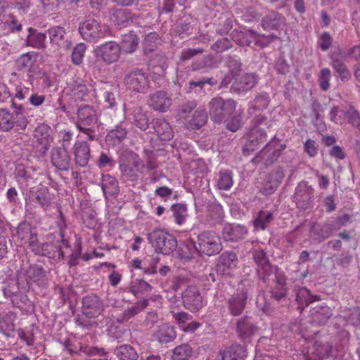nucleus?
<instances>
[{
    "label": "nucleus",
    "mask_w": 360,
    "mask_h": 360,
    "mask_svg": "<svg viewBox=\"0 0 360 360\" xmlns=\"http://www.w3.org/2000/svg\"><path fill=\"white\" fill-rule=\"evenodd\" d=\"M197 105L195 101H187L179 105L177 110V120L188 129H199L207 122L206 110Z\"/></svg>",
    "instance_id": "nucleus-1"
},
{
    "label": "nucleus",
    "mask_w": 360,
    "mask_h": 360,
    "mask_svg": "<svg viewBox=\"0 0 360 360\" xmlns=\"http://www.w3.org/2000/svg\"><path fill=\"white\" fill-rule=\"evenodd\" d=\"M147 238L158 253L168 255L177 247L176 238L164 229H155L148 234Z\"/></svg>",
    "instance_id": "nucleus-2"
},
{
    "label": "nucleus",
    "mask_w": 360,
    "mask_h": 360,
    "mask_svg": "<svg viewBox=\"0 0 360 360\" xmlns=\"http://www.w3.org/2000/svg\"><path fill=\"white\" fill-rule=\"evenodd\" d=\"M145 165L139 156L132 151L126 152L120 158V169L127 179L135 181L142 174Z\"/></svg>",
    "instance_id": "nucleus-3"
},
{
    "label": "nucleus",
    "mask_w": 360,
    "mask_h": 360,
    "mask_svg": "<svg viewBox=\"0 0 360 360\" xmlns=\"http://www.w3.org/2000/svg\"><path fill=\"white\" fill-rule=\"evenodd\" d=\"M195 247L198 253L208 256L215 255L222 250L219 236L211 231L200 233L195 241Z\"/></svg>",
    "instance_id": "nucleus-4"
},
{
    "label": "nucleus",
    "mask_w": 360,
    "mask_h": 360,
    "mask_svg": "<svg viewBox=\"0 0 360 360\" xmlns=\"http://www.w3.org/2000/svg\"><path fill=\"white\" fill-rule=\"evenodd\" d=\"M212 120L217 123L221 122L235 111L236 103L233 100L224 101L221 98L212 99L209 105Z\"/></svg>",
    "instance_id": "nucleus-5"
},
{
    "label": "nucleus",
    "mask_w": 360,
    "mask_h": 360,
    "mask_svg": "<svg viewBox=\"0 0 360 360\" xmlns=\"http://www.w3.org/2000/svg\"><path fill=\"white\" fill-rule=\"evenodd\" d=\"M79 32L82 38L89 42L98 41L107 32V27L95 19H89L79 23Z\"/></svg>",
    "instance_id": "nucleus-6"
},
{
    "label": "nucleus",
    "mask_w": 360,
    "mask_h": 360,
    "mask_svg": "<svg viewBox=\"0 0 360 360\" xmlns=\"http://www.w3.org/2000/svg\"><path fill=\"white\" fill-rule=\"evenodd\" d=\"M77 117L78 120L76 122L77 129L93 139L90 132L97 122V115L95 110L89 105L81 106L78 109Z\"/></svg>",
    "instance_id": "nucleus-7"
},
{
    "label": "nucleus",
    "mask_w": 360,
    "mask_h": 360,
    "mask_svg": "<svg viewBox=\"0 0 360 360\" xmlns=\"http://www.w3.org/2000/svg\"><path fill=\"white\" fill-rule=\"evenodd\" d=\"M16 237L21 245L27 244L33 252H42L43 250L38 246V238L36 229L27 222L20 224L17 228Z\"/></svg>",
    "instance_id": "nucleus-8"
},
{
    "label": "nucleus",
    "mask_w": 360,
    "mask_h": 360,
    "mask_svg": "<svg viewBox=\"0 0 360 360\" xmlns=\"http://www.w3.org/2000/svg\"><path fill=\"white\" fill-rule=\"evenodd\" d=\"M27 205L39 207L44 210H47L51 204V198L49 189L41 184L30 188L27 198H26Z\"/></svg>",
    "instance_id": "nucleus-9"
},
{
    "label": "nucleus",
    "mask_w": 360,
    "mask_h": 360,
    "mask_svg": "<svg viewBox=\"0 0 360 360\" xmlns=\"http://www.w3.org/2000/svg\"><path fill=\"white\" fill-rule=\"evenodd\" d=\"M184 307L191 312L198 311L203 307V300L195 285H189L181 294Z\"/></svg>",
    "instance_id": "nucleus-10"
},
{
    "label": "nucleus",
    "mask_w": 360,
    "mask_h": 360,
    "mask_svg": "<svg viewBox=\"0 0 360 360\" xmlns=\"http://www.w3.org/2000/svg\"><path fill=\"white\" fill-rule=\"evenodd\" d=\"M50 127L44 124L38 125L33 133V139L34 147L41 153L44 155L53 142V137L50 134Z\"/></svg>",
    "instance_id": "nucleus-11"
},
{
    "label": "nucleus",
    "mask_w": 360,
    "mask_h": 360,
    "mask_svg": "<svg viewBox=\"0 0 360 360\" xmlns=\"http://www.w3.org/2000/svg\"><path fill=\"white\" fill-rule=\"evenodd\" d=\"M285 147L278 140L272 139L258 153L255 160L257 161H264L266 165L273 163L281 155Z\"/></svg>",
    "instance_id": "nucleus-12"
},
{
    "label": "nucleus",
    "mask_w": 360,
    "mask_h": 360,
    "mask_svg": "<svg viewBox=\"0 0 360 360\" xmlns=\"http://www.w3.org/2000/svg\"><path fill=\"white\" fill-rule=\"evenodd\" d=\"M38 246L43 250L42 252H34L35 255L47 256L49 258L60 259L64 257L65 249L70 248L68 241L62 239L57 243H40L38 240Z\"/></svg>",
    "instance_id": "nucleus-13"
},
{
    "label": "nucleus",
    "mask_w": 360,
    "mask_h": 360,
    "mask_svg": "<svg viewBox=\"0 0 360 360\" xmlns=\"http://www.w3.org/2000/svg\"><path fill=\"white\" fill-rule=\"evenodd\" d=\"M82 309L87 317H98L104 311V304L98 296L94 294L88 295L82 299Z\"/></svg>",
    "instance_id": "nucleus-14"
},
{
    "label": "nucleus",
    "mask_w": 360,
    "mask_h": 360,
    "mask_svg": "<svg viewBox=\"0 0 360 360\" xmlns=\"http://www.w3.org/2000/svg\"><path fill=\"white\" fill-rule=\"evenodd\" d=\"M267 139L266 133L257 127H254L247 134V141L243 147V153L249 155L250 152L257 150Z\"/></svg>",
    "instance_id": "nucleus-15"
},
{
    "label": "nucleus",
    "mask_w": 360,
    "mask_h": 360,
    "mask_svg": "<svg viewBox=\"0 0 360 360\" xmlns=\"http://www.w3.org/2000/svg\"><path fill=\"white\" fill-rule=\"evenodd\" d=\"M127 90H141L149 88L148 77L142 70L136 69L124 77Z\"/></svg>",
    "instance_id": "nucleus-16"
},
{
    "label": "nucleus",
    "mask_w": 360,
    "mask_h": 360,
    "mask_svg": "<svg viewBox=\"0 0 360 360\" xmlns=\"http://www.w3.org/2000/svg\"><path fill=\"white\" fill-rule=\"evenodd\" d=\"M259 327L255 323L252 317L245 316L240 318L236 321V333L238 337L242 340H249L257 332Z\"/></svg>",
    "instance_id": "nucleus-17"
},
{
    "label": "nucleus",
    "mask_w": 360,
    "mask_h": 360,
    "mask_svg": "<svg viewBox=\"0 0 360 360\" xmlns=\"http://www.w3.org/2000/svg\"><path fill=\"white\" fill-rule=\"evenodd\" d=\"M95 51L97 56L109 64L117 61L121 53L119 44L112 41L101 44Z\"/></svg>",
    "instance_id": "nucleus-18"
},
{
    "label": "nucleus",
    "mask_w": 360,
    "mask_h": 360,
    "mask_svg": "<svg viewBox=\"0 0 360 360\" xmlns=\"http://www.w3.org/2000/svg\"><path fill=\"white\" fill-rule=\"evenodd\" d=\"M238 257L233 252L226 251L223 252L217 264V271L221 275H231L237 267Z\"/></svg>",
    "instance_id": "nucleus-19"
},
{
    "label": "nucleus",
    "mask_w": 360,
    "mask_h": 360,
    "mask_svg": "<svg viewBox=\"0 0 360 360\" xmlns=\"http://www.w3.org/2000/svg\"><path fill=\"white\" fill-rule=\"evenodd\" d=\"M51 162L58 170L68 171L70 165V156L64 147H54L51 153Z\"/></svg>",
    "instance_id": "nucleus-20"
},
{
    "label": "nucleus",
    "mask_w": 360,
    "mask_h": 360,
    "mask_svg": "<svg viewBox=\"0 0 360 360\" xmlns=\"http://www.w3.org/2000/svg\"><path fill=\"white\" fill-rule=\"evenodd\" d=\"M286 24L283 15L277 11H271L262 18L261 26L264 30H282Z\"/></svg>",
    "instance_id": "nucleus-21"
},
{
    "label": "nucleus",
    "mask_w": 360,
    "mask_h": 360,
    "mask_svg": "<svg viewBox=\"0 0 360 360\" xmlns=\"http://www.w3.org/2000/svg\"><path fill=\"white\" fill-rule=\"evenodd\" d=\"M248 292L244 290H238L228 300V309L231 315L237 316L240 315L247 304Z\"/></svg>",
    "instance_id": "nucleus-22"
},
{
    "label": "nucleus",
    "mask_w": 360,
    "mask_h": 360,
    "mask_svg": "<svg viewBox=\"0 0 360 360\" xmlns=\"http://www.w3.org/2000/svg\"><path fill=\"white\" fill-rule=\"evenodd\" d=\"M63 345L65 349L71 354L84 353L89 356H94L97 354L105 356L107 354L103 348L84 346L81 342L75 344L70 340H65Z\"/></svg>",
    "instance_id": "nucleus-23"
},
{
    "label": "nucleus",
    "mask_w": 360,
    "mask_h": 360,
    "mask_svg": "<svg viewBox=\"0 0 360 360\" xmlns=\"http://www.w3.org/2000/svg\"><path fill=\"white\" fill-rule=\"evenodd\" d=\"M37 53L34 51L22 54L16 60L18 68L30 74L37 73L39 71V66L37 64Z\"/></svg>",
    "instance_id": "nucleus-24"
},
{
    "label": "nucleus",
    "mask_w": 360,
    "mask_h": 360,
    "mask_svg": "<svg viewBox=\"0 0 360 360\" xmlns=\"http://www.w3.org/2000/svg\"><path fill=\"white\" fill-rule=\"evenodd\" d=\"M284 176V171L281 167H278L271 172L268 180L264 184L262 193L264 195L273 193L281 184Z\"/></svg>",
    "instance_id": "nucleus-25"
},
{
    "label": "nucleus",
    "mask_w": 360,
    "mask_h": 360,
    "mask_svg": "<svg viewBox=\"0 0 360 360\" xmlns=\"http://www.w3.org/2000/svg\"><path fill=\"white\" fill-rule=\"evenodd\" d=\"M247 233L248 230L245 226L236 224H227L222 230L223 238L229 241L241 240Z\"/></svg>",
    "instance_id": "nucleus-26"
},
{
    "label": "nucleus",
    "mask_w": 360,
    "mask_h": 360,
    "mask_svg": "<svg viewBox=\"0 0 360 360\" xmlns=\"http://www.w3.org/2000/svg\"><path fill=\"white\" fill-rule=\"evenodd\" d=\"M74 155L75 162L80 167L88 165L90 159V147L84 141H77L74 145Z\"/></svg>",
    "instance_id": "nucleus-27"
},
{
    "label": "nucleus",
    "mask_w": 360,
    "mask_h": 360,
    "mask_svg": "<svg viewBox=\"0 0 360 360\" xmlns=\"http://www.w3.org/2000/svg\"><path fill=\"white\" fill-rule=\"evenodd\" d=\"M172 105L167 91H155L150 97V105L155 110L165 112Z\"/></svg>",
    "instance_id": "nucleus-28"
},
{
    "label": "nucleus",
    "mask_w": 360,
    "mask_h": 360,
    "mask_svg": "<svg viewBox=\"0 0 360 360\" xmlns=\"http://www.w3.org/2000/svg\"><path fill=\"white\" fill-rule=\"evenodd\" d=\"M50 42L58 47L70 49L71 42L65 39V30L61 26H53L48 30Z\"/></svg>",
    "instance_id": "nucleus-29"
},
{
    "label": "nucleus",
    "mask_w": 360,
    "mask_h": 360,
    "mask_svg": "<svg viewBox=\"0 0 360 360\" xmlns=\"http://www.w3.org/2000/svg\"><path fill=\"white\" fill-rule=\"evenodd\" d=\"M224 210L222 207L217 203L210 204L205 213L206 224L210 226H214L220 224L224 219Z\"/></svg>",
    "instance_id": "nucleus-30"
},
{
    "label": "nucleus",
    "mask_w": 360,
    "mask_h": 360,
    "mask_svg": "<svg viewBox=\"0 0 360 360\" xmlns=\"http://www.w3.org/2000/svg\"><path fill=\"white\" fill-rule=\"evenodd\" d=\"M27 31L29 34L26 39L27 46L37 49H44L46 48V34L40 32L31 27L27 29Z\"/></svg>",
    "instance_id": "nucleus-31"
},
{
    "label": "nucleus",
    "mask_w": 360,
    "mask_h": 360,
    "mask_svg": "<svg viewBox=\"0 0 360 360\" xmlns=\"http://www.w3.org/2000/svg\"><path fill=\"white\" fill-rule=\"evenodd\" d=\"M333 231V225L328 223L323 224L314 223L310 229L311 237L318 242H321L330 237Z\"/></svg>",
    "instance_id": "nucleus-32"
},
{
    "label": "nucleus",
    "mask_w": 360,
    "mask_h": 360,
    "mask_svg": "<svg viewBox=\"0 0 360 360\" xmlns=\"http://www.w3.org/2000/svg\"><path fill=\"white\" fill-rule=\"evenodd\" d=\"M153 124L155 131L161 140L169 141L173 138V130L166 120L157 118L153 120Z\"/></svg>",
    "instance_id": "nucleus-33"
},
{
    "label": "nucleus",
    "mask_w": 360,
    "mask_h": 360,
    "mask_svg": "<svg viewBox=\"0 0 360 360\" xmlns=\"http://www.w3.org/2000/svg\"><path fill=\"white\" fill-rule=\"evenodd\" d=\"M176 336L174 327L168 323L161 325L153 333V338L160 343L170 342L176 338Z\"/></svg>",
    "instance_id": "nucleus-34"
},
{
    "label": "nucleus",
    "mask_w": 360,
    "mask_h": 360,
    "mask_svg": "<svg viewBox=\"0 0 360 360\" xmlns=\"http://www.w3.org/2000/svg\"><path fill=\"white\" fill-rule=\"evenodd\" d=\"M332 352V346L328 342L316 341L312 348L311 356L306 360H322L329 356Z\"/></svg>",
    "instance_id": "nucleus-35"
},
{
    "label": "nucleus",
    "mask_w": 360,
    "mask_h": 360,
    "mask_svg": "<svg viewBox=\"0 0 360 360\" xmlns=\"http://www.w3.org/2000/svg\"><path fill=\"white\" fill-rule=\"evenodd\" d=\"M321 300L319 295H313L310 291L305 287L299 288L296 290V301L298 304V308L301 310L314 301Z\"/></svg>",
    "instance_id": "nucleus-36"
},
{
    "label": "nucleus",
    "mask_w": 360,
    "mask_h": 360,
    "mask_svg": "<svg viewBox=\"0 0 360 360\" xmlns=\"http://www.w3.org/2000/svg\"><path fill=\"white\" fill-rule=\"evenodd\" d=\"M133 16V14L128 8H117L113 11L110 20L115 25L127 27L132 22Z\"/></svg>",
    "instance_id": "nucleus-37"
},
{
    "label": "nucleus",
    "mask_w": 360,
    "mask_h": 360,
    "mask_svg": "<svg viewBox=\"0 0 360 360\" xmlns=\"http://www.w3.org/2000/svg\"><path fill=\"white\" fill-rule=\"evenodd\" d=\"M139 39L134 32H129L123 36L122 40L120 43V51L127 53H131L136 49L139 45Z\"/></svg>",
    "instance_id": "nucleus-38"
},
{
    "label": "nucleus",
    "mask_w": 360,
    "mask_h": 360,
    "mask_svg": "<svg viewBox=\"0 0 360 360\" xmlns=\"http://www.w3.org/2000/svg\"><path fill=\"white\" fill-rule=\"evenodd\" d=\"M246 350L240 345H233L221 352L222 360H244Z\"/></svg>",
    "instance_id": "nucleus-39"
},
{
    "label": "nucleus",
    "mask_w": 360,
    "mask_h": 360,
    "mask_svg": "<svg viewBox=\"0 0 360 360\" xmlns=\"http://www.w3.org/2000/svg\"><path fill=\"white\" fill-rule=\"evenodd\" d=\"M15 179L20 187H27L34 182V178L31 171L27 170L25 165H18L15 171Z\"/></svg>",
    "instance_id": "nucleus-40"
},
{
    "label": "nucleus",
    "mask_w": 360,
    "mask_h": 360,
    "mask_svg": "<svg viewBox=\"0 0 360 360\" xmlns=\"http://www.w3.org/2000/svg\"><path fill=\"white\" fill-rule=\"evenodd\" d=\"M217 66V63L214 56L212 55L204 56L200 60L193 63L191 69L193 71L207 72Z\"/></svg>",
    "instance_id": "nucleus-41"
},
{
    "label": "nucleus",
    "mask_w": 360,
    "mask_h": 360,
    "mask_svg": "<svg viewBox=\"0 0 360 360\" xmlns=\"http://www.w3.org/2000/svg\"><path fill=\"white\" fill-rule=\"evenodd\" d=\"M193 19L191 15L184 16L180 19L179 25L176 28V33L181 38L188 36L193 32Z\"/></svg>",
    "instance_id": "nucleus-42"
},
{
    "label": "nucleus",
    "mask_w": 360,
    "mask_h": 360,
    "mask_svg": "<svg viewBox=\"0 0 360 360\" xmlns=\"http://www.w3.org/2000/svg\"><path fill=\"white\" fill-rule=\"evenodd\" d=\"M252 34V42H255V45L260 49L268 46L274 40L278 39V37L274 34L265 35L257 32L254 30H250Z\"/></svg>",
    "instance_id": "nucleus-43"
},
{
    "label": "nucleus",
    "mask_w": 360,
    "mask_h": 360,
    "mask_svg": "<svg viewBox=\"0 0 360 360\" xmlns=\"http://www.w3.org/2000/svg\"><path fill=\"white\" fill-rule=\"evenodd\" d=\"M330 64L336 73V76L339 77L342 81L345 82L350 79V71L341 60L331 57Z\"/></svg>",
    "instance_id": "nucleus-44"
},
{
    "label": "nucleus",
    "mask_w": 360,
    "mask_h": 360,
    "mask_svg": "<svg viewBox=\"0 0 360 360\" xmlns=\"http://www.w3.org/2000/svg\"><path fill=\"white\" fill-rule=\"evenodd\" d=\"M233 172L231 170L220 171L218 174L217 186L220 190L229 191L233 186Z\"/></svg>",
    "instance_id": "nucleus-45"
},
{
    "label": "nucleus",
    "mask_w": 360,
    "mask_h": 360,
    "mask_svg": "<svg viewBox=\"0 0 360 360\" xmlns=\"http://www.w3.org/2000/svg\"><path fill=\"white\" fill-rule=\"evenodd\" d=\"M250 30L248 29L245 32L234 30L230 36L232 40L240 46H250L252 43V34L250 33Z\"/></svg>",
    "instance_id": "nucleus-46"
},
{
    "label": "nucleus",
    "mask_w": 360,
    "mask_h": 360,
    "mask_svg": "<svg viewBox=\"0 0 360 360\" xmlns=\"http://www.w3.org/2000/svg\"><path fill=\"white\" fill-rule=\"evenodd\" d=\"M101 188L104 195H112L117 193L118 182L115 177L109 174L103 175Z\"/></svg>",
    "instance_id": "nucleus-47"
},
{
    "label": "nucleus",
    "mask_w": 360,
    "mask_h": 360,
    "mask_svg": "<svg viewBox=\"0 0 360 360\" xmlns=\"http://www.w3.org/2000/svg\"><path fill=\"white\" fill-rule=\"evenodd\" d=\"M129 290L134 296L139 297L145 292H150L152 286L143 279H135L131 282Z\"/></svg>",
    "instance_id": "nucleus-48"
},
{
    "label": "nucleus",
    "mask_w": 360,
    "mask_h": 360,
    "mask_svg": "<svg viewBox=\"0 0 360 360\" xmlns=\"http://www.w3.org/2000/svg\"><path fill=\"white\" fill-rule=\"evenodd\" d=\"M115 354L120 360H136L138 354L130 345H124L117 347Z\"/></svg>",
    "instance_id": "nucleus-49"
},
{
    "label": "nucleus",
    "mask_w": 360,
    "mask_h": 360,
    "mask_svg": "<svg viewBox=\"0 0 360 360\" xmlns=\"http://www.w3.org/2000/svg\"><path fill=\"white\" fill-rule=\"evenodd\" d=\"M225 63L231 74L239 76L243 70V63L239 56L230 54L226 58Z\"/></svg>",
    "instance_id": "nucleus-50"
},
{
    "label": "nucleus",
    "mask_w": 360,
    "mask_h": 360,
    "mask_svg": "<svg viewBox=\"0 0 360 360\" xmlns=\"http://www.w3.org/2000/svg\"><path fill=\"white\" fill-rule=\"evenodd\" d=\"M15 16L0 22V35L8 34L15 31L20 32L22 30V25L18 24Z\"/></svg>",
    "instance_id": "nucleus-51"
},
{
    "label": "nucleus",
    "mask_w": 360,
    "mask_h": 360,
    "mask_svg": "<svg viewBox=\"0 0 360 360\" xmlns=\"http://www.w3.org/2000/svg\"><path fill=\"white\" fill-rule=\"evenodd\" d=\"M15 16L0 22V35L8 34L15 31L20 32L22 30V25L18 24Z\"/></svg>",
    "instance_id": "nucleus-52"
},
{
    "label": "nucleus",
    "mask_w": 360,
    "mask_h": 360,
    "mask_svg": "<svg viewBox=\"0 0 360 360\" xmlns=\"http://www.w3.org/2000/svg\"><path fill=\"white\" fill-rule=\"evenodd\" d=\"M314 197V188L308 186L307 183L300 184L297 188L295 198L297 200H300V198H303L304 205H308L311 202Z\"/></svg>",
    "instance_id": "nucleus-53"
},
{
    "label": "nucleus",
    "mask_w": 360,
    "mask_h": 360,
    "mask_svg": "<svg viewBox=\"0 0 360 360\" xmlns=\"http://www.w3.org/2000/svg\"><path fill=\"white\" fill-rule=\"evenodd\" d=\"M252 256L255 263L261 268V270L266 273L269 266V259L265 251L262 248H255L252 251Z\"/></svg>",
    "instance_id": "nucleus-54"
},
{
    "label": "nucleus",
    "mask_w": 360,
    "mask_h": 360,
    "mask_svg": "<svg viewBox=\"0 0 360 360\" xmlns=\"http://www.w3.org/2000/svg\"><path fill=\"white\" fill-rule=\"evenodd\" d=\"M148 300H143L134 303L131 307H128L123 313V321L129 320L140 313L148 306Z\"/></svg>",
    "instance_id": "nucleus-55"
},
{
    "label": "nucleus",
    "mask_w": 360,
    "mask_h": 360,
    "mask_svg": "<svg viewBox=\"0 0 360 360\" xmlns=\"http://www.w3.org/2000/svg\"><path fill=\"white\" fill-rule=\"evenodd\" d=\"M273 219V214L268 211H260L254 221V226L257 229L264 230Z\"/></svg>",
    "instance_id": "nucleus-56"
},
{
    "label": "nucleus",
    "mask_w": 360,
    "mask_h": 360,
    "mask_svg": "<svg viewBox=\"0 0 360 360\" xmlns=\"http://www.w3.org/2000/svg\"><path fill=\"white\" fill-rule=\"evenodd\" d=\"M192 354V348L188 344H182L173 350V360H186Z\"/></svg>",
    "instance_id": "nucleus-57"
},
{
    "label": "nucleus",
    "mask_w": 360,
    "mask_h": 360,
    "mask_svg": "<svg viewBox=\"0 0 360 360\" xmlns=\"http://www.w3.org/2000/svg\"><path fill=\"white\" fill-rule=\"evenodd\" d=\"M14 127V115L4 109H0V129L8 131Z\"/></svg>",
    "instance_id": "nucleus-58"
},
{
    "label": "nucleus",
    "mask_w": 360,
    "mask_h": 360,
    "mask_svg": "<svg viewBox=\"0 0 360 360\" xmlns=\"http://www.w3.org/2000/svg\"><path fill=\"white\" fill-rule=\"evenodd\" d=\"M198 252L195 250V242L188 244H184L178 248L177 254L181 260L188 261L193 257L195 253Z\"/></svg>",
    "instance_id": "nucleus-59"
},
{
    "label": "nucleus",
    "mask_w": 360,
    "mask_h": 360,
    "mask_svg": "<svg viewBox=\"0 0 360 360\" xmlns=\"http://www.w3.org/2000/svg\"><path fill=\"white\" fill-rule=\"evenodd\" d=\"M172 210L175 222L179 225L185 223L187 217V207L183 204H176L172 206Z\"/></svg>",
    "instance_id": "nucleus-60"
},
{
    "label": "nucleus",
    "mask_w": 360,
    "mask_h": 360,
    "mask_svg": "<svg viewBox=\"0 0 360 360\" xmlns=\"http://www.w3.org/2000/svg\"><path fill=\"white\" fill-rule=\"evenodd\" d=\"M86 46L84 43L77 44L72 50L71 59L73 64L79 65L83 62Z\"/></svg>",
    "instance_id": "nucleus-61"
},
{
    "label": "nucleus",
    "mask_w": 360,
    "mask_h": 360,
    "mask_svg": "<svg viewBox=\"0 0 360 360\" xmlns=\"http://www.w3.org/2000/svg\"><path fill=\"white\" fill-rule=\"evenodd\" d=\"M258 82V76L255 73H246L240 78V84L243 90H250Z\"/></svg>",
    "instance_id": "nucleus-62"
},
{
    "label": "nucleus",
    "mask_w": 360,
    "mask_h": 360,
    "mask_svg": "<svg viewBox=\"0 0 360 360\" xmlns=\"http://www.w3.org/2000/svg\"><path fill=\"white\" fill-rule=\"evenodd\" d=\"M160 40L159 34L152 32L146 35L143 41V49L146 54L153 51Z\"/></svg>",
    "instance_id": "nucleus-63"
},
{
    "label": "nucleus",
    "mask_w": 360,
    "mask_h": 360,
    "mask_svg": "<svg viewBox=\"0 0 360 360\" xmlns=\"http://www.w3.org/2000/svg\"><path fill=\"white\" fill-rule=\"evenodd\" d=\"M126 136V129L122 127L117 126L108 133L107 139L108 141H112L113 144H117L124 139Z\"/></svg>",
    "instance_id": "nucleus-64"
}]
</instances>
